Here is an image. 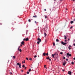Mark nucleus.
I'll list each match as a JSON object with an SVG mask.
<instances>
[{
	"label": "nucleus",
	"instance_id": "35",
	"mask_svg": "<svg viewBox=\"0 0 75 75\" xmlns=\"http://www.w3.org/2000/svg\"><path fill=\"white\" fill-rule=\"evenodd\" d=\"M45 18H47V16H45Z\"/></svg>",
	"mask_w": 75,
	"mask_h": 75
},
{
	"label": "nucleus",
	"instance_id": "12",
	"mask_svg": "<svg viewBox=\"0 0 75 75\" xmlns=\"http://www.w3.org/2000/svg\"><path fill=\"white\" fill-rule=\"evenodd\" d=\"M46 59H50V57H47Z\"/></svg>",
	"mask_w": 75,
	"mask_h": 75
},
{
	"label": "nucleus",
	"instance_id": "15",
	"mask_svg": "<svg viewBox=\"0 0 75 75\" xmlns=\"http://www.w3.org/2000/svg\"><path fill=\"white\" fill-rule=\"evenodd\" d=\"M53 45H54V46L55 45V44L54 42L53 43Z\"/></svg>",
	"mask_w": 75,
	"mask_h": 75
},
{
	"label": "nucleus",
	"instance_id": "18",
	"mask_svg": "<svg viewBox=\"0 0 75 75\" xmlns=\"http://www.w3.org/2000/svg\"><path fill=\"white\" fill-rule=\"evenodd\" d=\"M40 42H39V41H38L37 42V44H40Z\"/></svg>",
	"mask_w": 75,
	"mask_h": 75
},
{
	"label": "nucleus",
	"instance_id": "54",
	"mask_svg": "<svg viewBox=\"0 0 75 75\" xmlns=\"http://www.w3.org/2000/svg\"><path fill=\"white\" fill-rule=\"evenodd\" d=\"M68 41H69V39H68Z\"/></svg>",
	"mask_w": 75,
	"mask_h": 75
},
{
	"label": "nucleus",
	"instance_id": "30",
	"mask_svg": "<svg viewBox=\"0 0 75 75\" xmlns=\"http://www.w3.org/2000/svg\"><path fill=\"white\" fill-rule=\"evenodd\" d=\"M37 55H35L34 56V58H36L37 57Z\"/></svg>",
	"mask_w": 75,
	"mask_h": 75
},
{
	"label": "nucleus",
	"instance_id": "47",
	"mask_svg": "<svg viewBox=\"0 0 75 75\" xmlns=\"http://www.w3.org/2000/svg\"><path fill=\"white\" fill-rule=\"evenodd\" d=\"M73 59L74 60H75V57Z\"/></svg>",
	"mask_w": 75,
	"mask_h": 75
},
{
	"label": "nucleus",
	"instance_id": "32",
	"mask_svg": "<svg viewBox=\"0 0 75 75\" xmlns=\"http://www.w3.org/2000/svg\"><path fill=\"white\" fill-rule=\"evenodd\" d=\"M26 59H27V60H28V58H27V57H26Z\"/></svg>",
	"mask_w": 75,
	"mask_h": 75
},
{
	"label": "nucleus",
	"instance_id": "25",
	"mask_svg": "<svg viewBox=\"0 0 75 75\" xmlns=\"http://www.w3.org/2000/svg\"><path fill=\"white\" fill-rule=\"evenodd\" d=\"M28 21H29V22H31V20L30 19H29Z\"/></svg>",
	"mask_w": 75,
	"mask_h": 75
},
{
	"label": "nucleus",
	"instance_id": "44",
	"mask_svg": "<svg viewBox=\"0 0 75 75\" xmlns=\"http://www.w3.org/2000/svg\"><path fill=\"white\" fill-rule=\"evenodd\" d=\"M49 61H51V59H49Z\"/></svg>",
	"mask_w": 75,
	"mask_h": 75
},
{
	"label": "nucleus",
	"instance_id": "49",
	"mask_svg": "<svg viewBox=\"0 0 75 75\" xmlns=\"http://www.w3.org/2000/svg\"><path fill=\"white\" fill-rule=\"evenodd\" d=\"M19 48H18V51H19Z\"/></svg>",
	"mask_w": 75,
	"mask_h": 75
},
{
	"label": "nucleus",
	"instance_id": "23",
	"mask_svg": "<svg viewBox=\"0 0 75 75\" xmlns=\"http://www.w3.org/2000/svg\"><path fill=\"white\" fill-rule=\"evenodd\" d=\"M23 63H25V60H24V62L22 61V64H23Z\"/></svg>",
	"mask_w": 75,
	"mask_h": 75
},
{
	"label": "nucleus",
	"instance_id": "7",
	"mask_svg": "<svg viewBox=\"0 0 75 75\" xmlns=\"http://www.w3.org/2000/svg\"><path fill=\"white\" fill-rule=\"evenodd\" d=\"M21 44H22V45H24V41H22L21 42Z\"/></svg>",
	"mask_w": 75,
	"mask_h": 75
},
{
	"label": "nucleus",
	"instance_id": "58",
	"mask_svg": "<svg viewBox=\"0 0 75 75\" xmlns=\"http://www.w3.org/2000/svg\"><path fill=\"white\" fill-rule=\"evenodd\" d=\"M54 1H56L57 0H54Z\"/></svg>",
	"mask_w": 75,
	"mask_h": 75
},
{
	"label": "nucleus",
	"instance_id": "48",
	"mask_svg": "<svg viewBox=\"0 0 75 75\" xmlns=\"http://www.w3.org/2000/svg\"><path fill=\"white\" fill-rule=\"evenodd\" d=\"M26 67H25V69H26Z\"/></svg>",
	"mask_w": 75,
	"mask_h": 75
},
{
	"label": "nucleus",
	"instance_id": "8",
	"mask_svg": "<svg viewBox=\"0 0 75 75\" xmlns=\"http://www.w3.org/2000/svg\"><path fill=\"white\" fill-rule=\"evenodd\" d=\"M56 42H59V40L58 39H57L56 40Z\"/></svg>",
	"mask_w": 75,
	"mask_h": 75
},
{
	"label": "nucleus",
	"instance_id": "24",
	"mask_svg": "<svg viewBox=\"0 0 75 75\" xmlns=\"http://www.w3.org/2000/svg\"><path fill=\"white\" fill-rule=\"evenodd\" d=\"M74 62H71V64H72V65H74Z\"/></svg>",
	"mask_w": 75,
	"mask_h": 75
},
{
	"label": "nucleus",
	"instance_id": "31",
	"mask_svg": "<svg viewBox=\"0 0 75 75\" xmlns=\"http://www.w3.org/2000/svg\"><path fill=\"white\" fill-rule=\"evenodd\" d=\"M13 58H14H14H15V56H13Z\"/></svg>",
	"mask_w": 75,
	"mask_h": 75
},
{
	"label": "nucleus",
	"instance_id": "59",
	"mask_svg": "<svg viewBox=\"0 0 75 75\" xmlns=\"http://www.w3.org/2000/svg\"><path fill=\"white\" fill-rule=\"evenodd\" d=\"M33 20V19H31V20Z\"/></svg>",
	"mask_w": 75,
	"mask_h": 75
},
{
	"label": "nucleus",
	"instance_id": "39",
	"mask_svg": "<svg viewBox=\"0 0 75 75\" xmlns=\"http://www.w3.org/2000/svg\"><path fill=\"white\" fill-rule=\"evenodd\" d=\"M75 21V19H74L73 21V22H74Z\"/></svg>",
	"mask_w": 75,
	"mask_h": 75
},
{
	"label": "nucleus",
	"instance_id": "53",
	"mask_svg": "<svg viewBox=\"0 0 75 75\" xmlns=\"http://www.w3.org/2000/svg\"><path fill=\"white\" fill-rule=\"evenodd\" d=\"M73 45H74V46H75V44H74Z\"/></svg>",
	"mask_w": 75,
	"mask_h": 75
},
{
	"label": "nucleus",
	"instance_id": "61",
	"mask_svg": "<svg viewBox=\"0 0 75 75\" xmlns=\"http://www.w3.org/2000/svg\"><path fill=\"white\" fill-rule=\"evenodd\" d=\"M24 75H25V74Z\"/></svg>",
	"mask_w": 75,
	"mask_h": 75
},
{
	"label": "nucleus",
	"instance_id": "22",
	"mask_svg": "<svg viewBox=\"0 0 75 75\" xmlns=\"http://www.w3.org/2000/svg\"><path fill=\"white\" fill-rule=\"evenodd\" d=\"M22 67H23V68H24V67H25V66H24V65H23L22 66Z\"/></svg>",
	"mask_w": 75,
	"mask_h": 75
},
{
	"label": "nucleus",
	"instance_id": "2",
	"mask_svg": "<svg viewBox=\"0 0 75 75\" xmlns=\"http://www.w3.org/2000/svg\"><path fill=\"white\" fill-rule=\"evenodd\" d=\"M17 65H18L19 68H21V64H19V63H17Z\"/></svg>",
	"mask_w": 75,
	"mask_h": 75
},
{
	"label": "nucleus",
	"instance_id": "1",
	"mask_svg": "<svg viewBox=\"0 0 75 75\" xmlns=\"http://www.w3.org/2000/svg\"><path fill=\"white\" fill-rule=\"evenodd\" d=\"M61 42L62 44L63 45H67V43L64 42L62 41Z\"/></svg>",
	"mask_w": 75,
	"mask_h": 75
},
{
	"label": "nucleus",
	"instance_id": "20",
	"mask_svg": "<svg viewBox=\"0 0 75 75\" xmlns=\"http://www.w3.org/2000/svg\"><path fill=\"white\" fill-rule=\"evenodd\" d=\"M46 55L48 56V53H47L46 54Z\"/></svg>",
	"mask_w": 75,
	"mask_h": 75
},
{
	"label": "nucleus",
	"instance_id": "50",
	"mask_svg": "<svg viewBox=\"0 0 75 75\" xmlns=\"http://www.w3.org/2000/svg\"><path fill=\"white\" fill-rule=\"evenodd\" d=\"M0 25H2V23H0Z\"/></svg>",
	"mask_w": 75,
	"mask_h": 75
},
{
	"label": "nucleus",
	"instance_id": "16",
	"mask_svg": "<svg viewBox=\"0 0 75 75\" xmlns=\"http://www.w3.org/2000/svg\"><path fill=\"white\" fill-rule=\"evenodd\" d=\"M60 54L61 55H62L63 54V52H60Z\"/></svg>",
	"mask_w": 75,
	"mask_h": 75
},
{
	"label": "nucleus",
	"instance_id": "52",
	"mask_svg": "<svg viewBox=\"0 0 75 75\" xmlns=\"http://www.w3.org/2000/svg\"><path fill=\"white\" fill-rule=\"evenodd\" d=\"M46 9H44V11H46Z\"/></svg>",
	"mask_w": 75,
	"mask_h": 75
},
{
	"label": "nucleus",
	"instance_id": "45",
	"mask_svg": "<svg viewBox=\"0 0 75 75\" xmlns=\"http://www.w3.org/2000/svg\"><path fill=\"white\" fill-rule=\"evenodd\" d=\"M21 47H22V46H23V45H21Z\"/></svg>",
	"mask_w": 75,
	"mask_h": 75
},
{
	"label": "nucleus",
	"instance_id": "51",
	"mask_svg": "<svg viewBox=\"0 0 75 75\" xmlns=\"http://www.w3.org/2000/svg\"><path fill=\"white\" fill-rule=\"evenodd\" d=\"M66 10H68V9H67V8H66Z\"/></svg>",
	"mask_w": 75,
	"mask_h": 75
},
{
	"label": "nucleus",
	"instance_id": "43",
	"mask_svg": "<svg viewBox=\"0 0 75 75\" xmlns=\"http://www.w3.org/2000/svg\"><path fill=\"white\" fill-rule=\"evenodd\" d=\"M11 75H12V74H13V73L11 72Z\"/></svg>",
	"mask_w": 75,
	"mask_h": 75
},
{
	"label": "nucleus",
	"instance_id": "13",
	"mask_svg": "<svg viewBox=\"0 0 75 75\" xmlns=\"http://www.w3.org/2000/svg\"><path fill=\"white\" fill-rule=\"evenodd\" d=\"M67 37L66 36L64 35V39L66 40V39H67Z\"/></svg>",
	"mask_w": 75,
	"mask_h": 75
},
{
	"label": "nucleus",
	"instance_id": "46",
	"mask_svg": "<svg viewBox=\"0 0 75 75\" xmlns=\"http://www.w3.org/2000/svg\"><path fill=\"white\" fill-rule=\"evenodd\" d=\"M62 71H63L64 72V71H64V69H62Z\"/></svg>",
	"mask_w": 75,
	"mask_h": 75
},
{
	"label": "nucleus",
	"instance_id": "38",
	"mask_svg": "<svg viewBox=\"0 0 75 75\" xmlns=\"http://www.w3.org/2000/svg\"><path fill=\"white\" fill-rule=\"evenodd\" d=\"M68 48H69V50H70L71 49V48H70V47Z\"/></svg>",
	"mask_w": 75,
	"mask_h": 75
},
{
	"label": "nucleus",
	"instance_id": "21",
	"mask_svg": "<svg viewBox=\"0 0 75 75\" xmlns=\"http://www.w3.org/2000/svg\"><path fill=\"white\" fill-rule=\"evenodd\" d=\"M63 65H64V66H65V63H63Z\"/></svg>",
	"mask_w": 75,
	"mask_h": 75
},
{
	"label": "nucleus",
	"instance_id": "9",
	"mask_svg": "<svg viewBox=\"0 0 75 75\" xmlns=\"http://www.w3.org/2000/svg\"><path fill=\"white\" fill-rule=\"evenodd\" d=\"M34 18H37V16L36 15H35V16H33V18H34Z\"/></svg>",
	"mask_w": 75,
	"mask_h": 75
},
{
	"label": "nucleus",
	"instance_id": "19",
	"mask_svg": "<svg viewBox=\"0 0 75 75\" xmlns=\"http://www.w3.org/2000/svg\"><path fill=\"white\" fill-rule=\"evenodd\" d=\"M29 60H30V61H32V58H29Z\"/></svg>",
	"mask_w": 75,
	"mask_h": 75
},
{
	"label": "nucleus",
	"instance_id": "27",
	"mask_svg": "<svg viewBox=\"0 0 75 75\" xmlns=\"http://www.w3.org/2000/svg\"><path fill=\"white\" fill-rule=\"evenodd\" d=\"M29 72L28 71H27V74H29Z\"/></svg>",
	"mask_w": 75,
	"mask_h": 75
},
{
	"label": "nucleus",
	"instance_id": "5",
	"mask_svg": "<svg viewBox=\"0 0 75 75\" xmlns=\"http://www.w3.org/2000/svg\"><path fill=\"white\" fill-rule=\"evenodd\" d=\"M67 56H69V57H71V54H69V53H68L67 54Z\"/></svg>",
	"mask_w": 75,
	"mask_h": 75
},
{
	"label": "nucleus",
	"instance_id": "37",
	"mask_svg": "<svg viewBox=\"0 0 75 75\" xmlns=\"http://www.w3.org/2000/svg\"><path fill=\"white\" fill-rule=\"evenodd\" d=\"M63 59H65V57H63Z\"/></svg>",
	"mask_w": 75,
	"mask_h": 75
},
{
	"label": "nucleus",
	"instance_id": "3",
	"mask_svg": "<svg viewBox=\"0 0 75 75\" xmlns=\"http://www.w3.org/2000/svg\"><path fill=\"white\" fill-rule=\"evenodd\" d=\"M37 40L38 41H39L40 42H41V39L40 38H38Z\"/></svg>",
	"mask_w": 75,
	"mask_h": 75
},
{
	"label": "nucleus",
	"instance_id": "10",
	"mask_svg": "<svg viewBox=\"0 0 75 75\" xmlns=\"http://www.w3.org/2000/svg\"><path fill=\"white\" fill-rule=\"evenodd\" d=\"M28 40H29V39H28V38H27L26 39H25V41H28Z\"/></svg>",
	"mask_w": 75,
	"mask_h": 75
},
{
	"label": "nucleus",
	"instance_id": "42",
	"mask_svg": "<svg viewBox=\"0 0 75 75\" xmlns=\"http://www.w3.org/2000/svg\"><path fill=\"white\" fill-rule=\"evenodd\" d=\"M66 61H68V59H66Z\"/></svg>",
	"mask_w": 75,
	"mask_h": 75
},
{
	"label": "nucleus",
	"instance_id": "26",
	"mask_svg": "<svg viewBox=\"0 0 75 75\" xmlns=\"http://www.w3.org/2000/svg\"><path fill=\"white\" fill-rule=\"evenodd\" d=\"M71 47V45H69V47H68V48H70Z\"/></svg>",
	"mask_w": 75,
	"mask_h": 75
},
{
	"label": "nucleus",
	"instance_id": "56",
	"mask_svg": "<svg viewBox=\"0 0 75 75\" xmlns=\"http://www.w3.org/2000/svg\"><path fill=\"white\" fill-rule=\"evenodd\" d=\"M74 42H75V40H74Z\"/></svg>",
	"mask_w": 75,
	"mask_h": 75
},
{
	"label": "nucleus",
	"instance_id": "41",
	"mask_svg": "<svg viewBox=\"0 0 75 75\" xmlns=\"http://www.w3.org/2000/svg\"><path fill=\"white\" fill-rule=\"evenodd\" d=\"M20 48V46H19L18 48Z\"/></svg>",
	"mask_w": 75,
	"mask_h": 75
},
{
	"label": "nucleus",
	"instance_id": "14",
	"mask_svg": "<svg viewBox=\"0 0 75 75\" xmlns=\"http://www.w3.org/2000/svg\"><path fill=\"white\" fill-rule=\"evenodd\" d=\"M45 36V37H46L47 36V34L46 33H44Z\"/></svg>",
	"mask_w": 75,
	"mask_h": 75
},
{
	"label": "nucleus",
	"instance_id": "4",
	"mask_svg": "<svg viewBox=\"0 0 75 75\" xmlns=\"http://www.w3.org/2000/svg\"><path fill=\"white\" fill-rule=\"evenodd\" d=\"M68 74L69 75H71V74H72V72H71V71H69L68 72Z\"/></svg>",
	"mask_w": 75,
	"mask_h": 75
},
{
	"label": "nucleus",
	"instance_id": "55",
	"mask_svg": "<svg viewBox=\"0 0 75 75\" xmlns=\"http://www.w3.org/2000/svg\"><path fill=\"white\" fill-rule=\"evenodd\" d=\"M65 42H66V41H67V40H65Z\"/></svg>",
	"mask_w": 75,
	"mask_h": 75
},
{
	"label": "nucleus",
	"instance_id": "40",
	"mask_svg": "<svg viewBox=\"0 0 75 75\" xmlns=\"http://www.w3.org/2000/svg\"><path fill=\"white\" fill-rule=\"evenodd\" d=\"M45 67H46V65H44V67H45Z\"/></svg>",
	"mask_w": 75,
	"mask_h": 75
},
{
	"label": "nucleus",
	"instance_id": "57",
	"mask_svg": "<svg viewBox=\"0 0 75 75\" xmlns=\"http://www.w3.org/2000/svg\"><path fill=\"white\" fill-rule=\"evenodd\" d=\"M73 1H75V0H72Z\"/></svg>",
	"mask_w": 75,
	"mask_h": 75
},
{
	"label": "nucleus",
	"instance_id": "36",
	"mask_svg": "<svg viewBox=\"0 0 75 75\" xmlns=\"http://www.w3.org/2000/svg\"><path fill=\"white\" fill-rule=\"evenodd\" d=\"M25 40H26V39L24 38V39H23V41H25Z\"/></svg>",
	"mask_w": 75,
	"mask_h": 75
},
{
	"label": "nucleus",
	"instance_id": "34",
	"mask_svg": "<svg viewBox=\"0 0 75 75\" xmlns=\"http://www.w3.org/2000/svg\"><path fill=\"white\" fill-rule=\"evenodd\" d=\"M31 69H29V72H30V71H31Z\"/></svg>",
	"mask_w": 75,
	"mask_h": 75
},
{
	"label": "nucleus",
	"instance_id": "11",
	"mask_svg": "<svg viewBox=\"0 0 75 75\" xmlns=\"http://www.w3.org/2000/svg\"><path fill=\"white\" fill-rule=\"evenodd\" d=\"M46 54L45 53H44L43 54V55L44 56H45V55Z\"/></svg>",
	"mask_w": 75,
	"mask_h": 75
},
{
	"label": "nucleus",
	"instance_id": "33",
	"mask_svg": "<svg viewBox=\"0 0 75 75\" xmlns=\"http://www.w3.org/2000/svg\"><path fill=\"white\" fill-rule=\"evenodd\" d=\"M73 27V26H71L70 27V29H71V28H72Z\"/></svg>",
	"mask_w": 75,
	"mask_h": 75
},
{
	"label": "nucleus",
	"instance_id": "60",
	"mask_svg": "<svg viewBox=\"0 0 75 75\" xmlns=\"http://www.w3.org/2000/svg\"><path fill=\"white\" fill-rule=\"evenodd\" d=\"M22 72H23V70H22Z\"/></svg>",
	"mask_w": 75,
	"mask_h": 75
},
{
	"label": "nucleus",
	"instance_id": "28",
	"mask_svg": "<svg viewBox=\"0 0 75 75\" xmlns=\"http://www.w3.org/2000/svg\"><path fill=\"white\" fill-rule=\"evenodd\" d=\"M35 22L36 24H37V23H38V22H37L36 21H35Z\"/></svg>",
	"mask_w": 75,
	"mask_h": 75
},
{
	"label": "nucleus",
	"instance_id": "17",
	"mask_svg": "<svg viewBox=\"0 0 75 75\" xmlns=\"http://www.w3.org/2000/svg\"><path fill=\"white\" fill-rule=\"evenodd\" d=\"M74 23V22L72 21H71V22H70V23L71 24H72V23Z\"/></svg>",
	"mask_w": 75,
	"mask_h": 75
},
{
	"label": "nucleus",
	"instance_id": "6",
	"mask_svg": "<svg viewBox=\"0 0 75 75\" xmlns=\"http://www.w3.org/2000/svg\"><path fill=\"white\" fill-rule=\"evenodd\" d=\"M56 55V54H52V56L53 57V58H54V55Z\"/></svg>",
	"mask_w": 75,
	"mask_h": 75
},
{
	"label": "nucleus",
	"instance_id": "29",
	"mask_svg": "<svg viewBox=\"0 0 75 75\" xmlns=\"http://www.w3.org/2000/svg\"><path fill=\"white\" fill-rule=\"evenodd\" d=\"M21 49H19V51L20 52H21Z\"/></svg>",
	"mask_w": 75,
	"mask_h": 75
}]
</instances>
